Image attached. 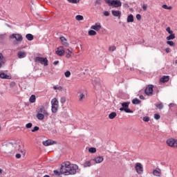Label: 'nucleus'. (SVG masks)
Wrapping results in <instances>:
<instances>
[{"label":"nucleus","mask_w":177,"mask_h":177,"mask_svg":"<svg viewBox=\"0 0 177 177\" xmlns=\"http://www.w3.org/2000/svg\"><path fill=\"white\" fill-rule=\"evenodd\" d=\"M45 117H49V112H48L45 106L41 105L37 109V118L42 121V120H45Z\"/></svg>","instance_id":"f257e3e1"},{"label":"nucleus","mask_w":177,"mask_h":177,"mask_svg":"<svg viewBox=\"0 0 177 177\" xmlns=\"http://www.w3.org/2000/svg\"><path fill=\"white\" fill-rule=\"evenodd\" d=\"M106 3L109 6H113V8H121L122 6V3L120 0H104Z\"/></svg>","instance_id":"f03ea898"},{"label":"nucleus","mask_w":177,"mask_h":177,"mask_svg":"<svg viewBox=\"0 0 177 177\" xmlns=\"http://www.w3.org/2000/svg\"><path fill=\"white\" fill-rule=\"evenodd\" d=\"M59 110V101L55 97L51 100V111L53 114H56Z\"/></svg>","instance_id":"7ed1b4c3"},{"label":"nucleus","mask_w":177,"mask_h":177,"mask_svg":"<svg viewBox=\"0 0 177 177\" xmlns=\"http://www.w3.org/2000/svg\"><path fill=\"white\" fill-rule=\"evenodd\" d=\"M17 144L9 143L6 146V151L9 154H13L17 151Z\"/></svg>","instance_id":"20e7f679"},{"label":"nucleus","mask_w":177,"mask_h":177,"mask_svg":"<svg viewBox=\"0 0 177 177\" xmlns=\"http://www.w3.org/2000/svg\"><path fill=\"white\" fill-rule=\"evenodd\" d=\"M129 104L131 102H123L122 103V108L120 109V111H125V113H133V111L129 109Z\"/></svg>","instance_id":"39448f33"},{"label":"nucleus","mask_w":177,"mask_h":177,"mask_svg":"<svg viewBox=\"0 0 177 177\" xmlns=\"http://www.w3.org/2000/svg\"><path fill=\"white\" fill-rule=\"evenodd\" d=\"M35 62L40 63V64L45 66H48V58L46 57H37L35 59Z\"/></svg>","instance_id":"423d86ee"},{"label":"nucleus","mask_w":177,"mask_h":177,"mask_svg":"<svg viewBox=\"0 0 177 177\" xmlns=\"http://www.w3.org/2000/svg\"><path fill=\"white\" fill-rule=\"evenodd\" d=\"M166 143L169 147H176L177 149V140L169 138L167 140Z\"/></svg>","instance_id":"0eeeda50"},{"label":"nucleus","mask_w":177,"mask_h":177,"mask_svg":"<svg viewBox=\"0 0 177 177\" xmlns=\"http://www.w3.org/2000/svg\"><path fill=\"white\" fill-rule=\"evenodd\" d=\"M69 165V175H75L78 171V165Z\"/></svg>","instance_id":"6e6552de"},{"label":"nucleus","mask_w":177,"mask_h":177,"mask_svg":"<svg viewBox=\"0 0 177 177\" xmlns=\"http://www.w3.org/2000/svg\"><path fill=\"white\" fill-rule=\"evenodd\" d=\"M10 39H16V41H17V42H21V41H23V36H21V35L20 34H12L11 35H10Z\"/></svg>","instance_id":"1a4fd4ad"},{"label":"nucleus","mask_w":177,"mask_h":177,"mask_svg":"<svg viewBox=\"0 0 177 177\" xmlns=\"http://www.w3.org/2000/svg\"><path fill=\"white\" fill-rule=\"evenodd\" d=\"M61 174L64 175H70V168L68 165H65V166H62L60 169Z\"/></svg>","instance_id":"9d476101"},{"label":"nucleus","mask_w":177,"mask_h":177,"mask_svg":"<svg viewBox=\"0 0 177 177\" xmlns=\"http://www.w3.org/2000/svg\"><path fill=\"white\" fill-rule=\"evenodd\" d=\"M135 168L137 174H138L139 175H142V174H143V165H142V163L137 162L136 164Z\"/></svg>","instance_id":"9b49d317"},{"label":"nucleus","mask_w":177,"mask_h":177,"mask_svg":"<svg viewBox=\"0 0 177 177\" xmlns=\"http://www.w3.org/2000/svg\"><path fill=\"white\" fill-rule=\"evenodd\" d=\"M55 53L58 56H64V54L66 53V50H64V46H59L57 48Z\"/></svg>","instance_id":"f8f14e48"},{"label":"nucleus","mask_w":177,"mask_h":177,"mask_svg":"<svg viewBox=\"0 0 177 177\" xmlns=\"http://www.w3.org/2000/svg\"><path fill=\"white\" fill-rule=\"evenodd\" d=\"M153 85H149L145 88V93L147 95V96H151V95H153Z\"/></svg>","instance_id":"ddd939ff"},{"label":"nucleus","mask_w":177,"mask_h":177,"mask_svg":"<svg viewBox=\"0 0 177 177\" xmlns=\"http://www.w3.org/2000/svg\"><path fill=\"white\" fill-rule=\"evenodd\" d=\"M57 142L55 140H47L46 141H43L42 142V145L44 146H52V145H56Z\"/></svg>","instance_id":"4468645a"},{"label":"nucleus","mask_w":177,"mask_h":177,"mask_svg":"<svg viewBox=\"0 0 177 177\" xmlns=\"http://www.w3.org/2000/svg\"><path fill=\"white\" fill-rule=\"evenodd\" d=\"M59 39H60L62 45H64V46L68 48L70 44H68V42H67V39H66V37L62 36V37H59Z\"/></svg>","instance_id":"2eb2a0df"},{"label":"nucleus","mask_w":177,"mask_h":177,"mask_svg":"<svg viewBox=\"0 0 177 177\" xmlns=\"http://www.w3.org/2000/svg\"><path fill=\"white\" fill-rule=\"evenodd\" d=\"M100 28H102L100 24H95V25L91 26V29L95 30V31H100Z\"/></svg>","instance_id":"dca6fc26"},{"label":"nucleus","mask_w":177,"mask_h":177,"mask_svg":"<svg viewBox=\"0 0 177 177\" xmlns=\"http://www.w3.org/2000/svg\"><path fill=\"white\" fill-rule=\"evenodd\" d=\"M111 13H112L113 16H114V17H118V19H120V17H121L122 13H121V11H120V10H113L111 11Z\"/></svg>","instance_id":"f3484780"},{"label":"nucleus","mask_w":177,"mask_h":177,"mask_svg":"<svg viewBox=\"0 0 177 177\" xmlns=\"http://www.w3.org/2000/svg\"><path fill=\"white\" fill-rule=\"evenodd\" d=\"M6 62V59H5V57H3V55L0 53V68L5 64Z\"/></svg>","instance_id":"a211bd4d"},{"label":"nucleus","mask_w":177,"mask_h":177,"mask_svg":"<svg viewBox=\"0 0 177 177\" xmlns=\"http://www.w3.org/2000/svg\"><path fill=\"white\" fill-rule=\"evenodd\" d=\"M78 94L79 102H80V103H82V102H84V99H85V94L82 93V91L78 92Z\"/></svg>","instance_id":"6ab92c4d"},{"label":"nucleus","mask_w":177,"mask_h":177,"mask_svg":"<svg viewBox=\"0 0 177 177\" xmlns=\"http://www.w3.org/2000/svg\"><path fill=\"white\" fill-rule=\"evenodd\" d=\"M103 156H97L93 159V161H95V164H100V162H103Z\"/></svg>","instance_id":"aec40b11"},{"label":"nucleus","mask_w":177,"mask_h":177,"mask_svg":"<svg viewBox=\"0 0 177 177\" xmlns=\"http://www.w3.org/2000/svg\"><path fill=\"white\" fill-rule=\"evenodd\" d=\"M0 78H2L3 80H10L12 76L8 75L5 74V73H0Z\"/></svg>","instance_id":"412c9836"},{"label":"nucleus","mask_w":177,"mask_h":177,"mask_svg":"<svg viewBox=\"0 0 177 177\" xmlns=\"http://www.w3.org/2000/svg\"><path fill=\"white\" fill-rule=\"evenodd\" d=\"M152 174L154 176H161V169H154Z\"/></svg>","instance_id":"4be33fe9"},{"label":"nucleus","mask_w":177,"mask_h":177,"mask_svg":"<svg viewBox=\"0 0 177 177\" xmlns=\"http://www.w3.org/2000/svg\"><path fill=\"white\" fill-rule=\"evenodd\" d=\"M66 53V59H71V57H72L73 55V52L71 50H70V49H66V50L65 51Z\"/></svg>","instance_id":"5701e85b"},{"label":"nucleus","mask_w":177,"mask_h":177,"mask_svg":"<svg viewBox=\"0 0 177 177\" xmlns=\"http://www.w3.org/2000/svg\"><path fill=\"white\" fill-rule=\"evenodd\" d=\"M160 82H162L163 84L165 82H168L169 81V76H163L160 80Z\"/></svg>","instance_id":"b1692460"},{"label":"nucleus","mask_w":177,"mask_h":177,"mask_svg":"<svg viewBox=\"0 0 177 177\" xmlns=\"http://www.w3.org/2000/svg\"><path fill=\"white\" fill-rule=\"evenodd\" d=\"M26 54L24 51H19L18 52V57L19 59H23L24 57H26Z\"/></svg>","instance_id":"393cba45"},{"label":"nucleus","mask_w":177,"mask_h":177,"mask_svg":"<svg viewBox=\"0 0 177 177\" xmlns=\"http://www.w3.org/2000/svg\"><path fill=\"white\" fill-rule=\"evenodd\" d=\"M117 117V113L115 112H112L109 115V118L110 120H114Z\"/></svg>","instance_id":"a878e982"},{"label":"nucleus","mask_w":177,"mask_h":177,"mask_svg":"<svg viewBox=\"0 0 177 177\" xmlns=\"http://www.w3.org/2000/svg\"><path fill=\"white\" fill-rule=\"evenodd\" d=\"M127 23H133V15L132 14L127 17Z\"/></svg>","instance_id":"bb28decb"},{"label":"nucleus","mask_w":177,"mask_h":177,"mask_svg":"<svg viewBox=\"0 0 177 177\" xmlns=\"http://www.w3.org/2000/svg\"><path fill=\"white\" fill-rule=\"evenodd\" d=\"M35 100H37L35 95H32L29 99L30 103H35Z\"/></svg>","instance_id":"cd10ccee"},{"label":"nucleus","mask_w":177,"mask_h":177,"mask_svg":"<svg viewBox=\"0 0 177 177\" xmlns=\"http://www.w3.org/2000/svg\"><path fill=\"white\" fill-rule=\"evenodd\" d=\"M167 41H171V39H175V34L171 33L168 37H166Z\"/></svg>","instance_id":"c85d7f7f"},{"label":"nucleus","mask_w":177,"mask_h":177,"mask_svg":"<svg viewBox=\"0 0 177 177\" xmlns=\"http://www.w3.org/2000/svg\"><path fill=\"white\" fill-rule=\"evenodd\" d=\"M26 38L28 39V41H32V39H34V36L29 33L26 35Z\"/></svg>","instance_id":"c756f323"},{"label":"nucleus","mask_w":177,"mask_h":177,"mask_svg":"<svg viewBox=\"0 0 177 177\" xmlns=\"http://www.w3.org/2000/svg\"><path fill=\"white\" fill-rule=\"evenodd\" d=\"M88 35L90 36V37H92L93 35H96V31L93 30H91L88 32Z\"/></svg>","instance_id":"7c9ffc66"},{"label":"nucleus","mask_w":177,"mask_h":177,"mask_svg":"<svg viewBox=\"0 0 177 177\" xmlns=\"http://www.w3.org/2000/svg\"><path fill=\"white\" fill-rule=\"evenodd\" d=\"M91 165H92V164L91 163V161H86L84 164L83 166L84 167V168H86L88 167H91Z\"/></svg>","instance_id":"2f4dec72"},{"label":"nucleus","mask_w":177,"mask_h":177,"mask_svg":"<svg viewBox=\"0 0 177 177\" xmlns=\"http://www.w3.org/2000/svg\"><path fill=\"white\" fill-rule=\"evenodd\" d=\"M75 19L77 21H81V20H84V17L82 15H77Z\"/></svg>","instance_id":"473e14b6"},{"label":"nucleus","mask_w":177,"mask_h":177,"mask_svg":"<svg viewBox=\"0 0 177 177\" xmlns=\"http://www.w3.org/2000/svg\"><path fill=\"white\" fill-rule=\"evenodd\" d=\"M133 104H139L140 103V100H139L138 98H135L132 100Z\"/></svg>","instance_id":"72a5a7b5"},{"label":"nucleus","mask_w":177,"mask_h":177,"mask_svg":"<svg viewBox=\"0 0 177 177\" xmlns=\"http://www.w3.org/2000/svg\"><path fill=\"white\" fill-rule=\"evenodd\" d=\"M156 106L160 110H161V109H162V107H164V105L162 104V102H160L158 104H156Z\"/></svg>","instance_id":"f704fd0d"},{"label":"nucleus","mask_w":177,"mask_h":177,"mask_svg":"<svg viewBox=\"0 0 177 177\" xmlns=\"http://www.w3.org/2000/svg\"><path fill=\"white\" fill-rule=\"evenodd\" d=\"M64 75L66 78H68L71 77V72H70L69 71H67L64 73Z\"/></svg>","instance_id":"c9c22d12"},{"label":"nucleus","mask_w":177,"mask_h":177,"mask_svg":"<svg viewBox=\"0 0 177 177\" xmlns=\"http://www.w3.org/2000/svg\"><path fill=\"white\" fill-rule=\"evenodd\" d=\"M88 151L89 153H96V148L91 147L88 149Z\"/></svg>","instance_id":"e433bc0d"},{"label":"nucleus","mask_w":177,"mask_h":177,"mask_svg":"<svg viewBox=\"0 0 177 177\" xmlns=\"http://www.w3.org/2000/svg\"><path fill=\"white\" fill-rule=\"evenodd\" d=\"M53 89H55V91H62V89H63V87H62V86H54Z\"/></svg>","instance_id":"4c0bfd02"},{"label":"nucleus","mask_w":177,"mask_h":177,"mask_svg":"<svg viewBox=\"0 0 177 177\" xmlns=\"http://www.w3.org/2000/svg\"><path fill=\"white\" fill-rule=\"evenodd\" d=\"M116 49L117 47H115V46H112L109 48V50H110V52H114V50H115Z\"/></svg>","instance_id":"58836bf2"},{"label":"nucleus","mask_w":177,"mask_h":177,"mask_svg":"<svg viewBox=\"0 0 177 177\" xmlns=\"http://www.w3.org/2000/svg\"><path fill=\"white\" fill-rule=\"evenodd\" d=\"M145 122H149L150 121V118L149 116H145L142 119Z\"/></svg>","instance_id":"ea45409f"},{"label":"nucleus","mask_w":177,"mask_h":177,"mask_svg":"<svg viewBox=\"0 0 177 177\" xmlns=\"http://www.w3.org/2000/svg\"><path fill=\"white\" fill-rule=\"evenodd\" d=\"M70 3H79L80 0H68Z\"/></svg>","instance_id":"a19ab883"},{"label":"nucleus","mask_w":177,"mask_h":177,"mask_svg":"<svg viewBox=\"0 0 177 177\" xmlns=\"http://www.w3.org/2000/svg\"><path fill=\"white\" fill-rule=\"evenodd\" d=\"M166 31L168 32V34H174V31H172V30H171V28H170V27H167V28H166Z\"/></svg>","instance_id":"79ce46f5"},{"label":"nucleus","mask_w":177,"mask_h":177,"mask_svg":"<svg viewBox=\"0 0 177 177\" xmlns=\"http://www.w3.org/2000/svg\"><path fill=\"white\" fill-rule=\"evenodd\" d=\"M32 127V123L29 122L28 124H26V128H27L28 129H30V128Z\"/></svg>","instance_id":"37998d69"},{"label":"nucleus","mask_w":177,"mask_h":177,"mask_svg":"<svg viewBox=\"0 0 177 177\" xmlns=\"http://www.w3.org/2000/svg\"><path fill=\"white\" fill-rule=\"evenodd\" d=\"M167 45H169V46H174V45H175V43H174L172 41H167Z\"/></svg>","instance_id":"c03bdc74"},{"label":"nucleus","mask_w":177,"mask_h":177,"mask_svg":"<svg viewBox=\"0 0 177 177\" xmlns=\"http://www.w3.org/2000/svg\"><path fill=\"white\" fill-rule=\"evenodd\" d=\"M60 102H61L62 104H64V103H66V97H61Z\"/></svg>","instance_id":"a18cd8bd"},{"label":"nucleus","mask_w":177,"mask_h":177,"mask_svg":"<svg viewBox=\"0 0 177 177\" xmlns=\"http://www.w3.org/2000/svg\"><path fill=\"white\" fill-rule=\"evenodd\" d=\"M154 118H155V120H160V118H161V116L159 114L156 113L154 115Z\"/></svg>","instance_id":"49530a36"},{"label":"nucleus","mask_w":177,"mask_h":177,"mask_svg":"<svg viewBox=\"0 0 177 177\" xmlns=\"http://www.w3.org/2000/svg\"><path fill=\"white\" fill-rule=\"evenodd\" d=\"M37 131H39V127H35L34 128H33V129H32V132H37Z\"/></svg>","instance_id":"de8ad7c7"},{"label":"nucleus","mask_w":177,"mask_h":177,"mask_svg":"<svg viewBox=\"0 0 177 177\" xmlns=\"http://www.w3.org/2000/svg\"><path fill=\"white\" fill-rule=\"evenodd\" d=\"M142 9H143L144 12H146V10H147V5L143 4Z\"/></svg>","instance_id":"09e8293b"},{"label":"nucleus","mask_w":177,"mask_h":177,"mask_svg":"<svg viewBox=\"0 0 177 177\" xmlns=\"http://www.w3.org/2000/svg\"><path fill=\"white\" fill-rule=\"evenodd\" d=\"M136 19H137V20H141V19H142V15H140V14H138V15H136Z\"/></svg>","instance_id":"8fccbe9b"},{"label":"nucleus","mask_w":177,"mask_h":177,"mask_svg":"<svg viewBox=\"0 0 177 177\" xmlns=\"http://www.w3.org/2000/svg\"><path fill=\"white\" fill-rule=\"evenodd\" d=\"M104 16H110V13L108 11L104 12Z\"/></svg>","instance_id":"3c124183"},{"label":"nucleus","mask_w":177,"mask_h":177,"mask_svg":"<svg viewBox=\"0 0 177 177\" xmlns=\"http://www.w3.org/2000/svg\"><path fill=\"white\" fill-rule=\"evenodd\" d=\"M54 174L55 175H57L58 176L60 175V173L59 172V171H57V170L54 171Z\"/></svg>","instance_id":"603ef678"},{"label":"nucleus","mask_w":177,"mask_h":177,"mask_svg":"<svg viewBox=\"0 0 177 177\" xmlns=\"http://www.w3.org/2000/svg\"><path fill=\"white\" fill-rule=\"evenodd\" d=\"M165 52H166V53H169V52H171V48H167L165 49Z\"/></svg>","instance_id":"864d4df0"},{"label":"nucleus","mask_w":177,"mask_h":177,"mask_svg":"<svg viewBox=\"0 0 177 177\" xmlns=\"http://www.w3.org/2000/svg\"><path fill=\"white\" fill-rule=\"evenodd\" d=\"M162 7L163 8V9H166L167 10V9H168V6H167V4L162 5Z\"/></svg>","instance_id":"5fc2aeb1"},{"label":"nucleus","mask_w":177,"mask_h":177,"mask_svg":"<svg viewBox=\"0 0 177 177\" xmlns=\"http://www.w3.org/2000/svg\"><path fill=\"white\" fill-rule=\"evenodd\" d=\"M16 158H21V155L19 153L16 154Z\"/></svg>","instance_id":"6e6d98bb"},{"label":"nucleus","mask_w":177,"mask_h":177,"mask_svg":"<svg viewBox=\"0 0 177 177\" xmlns=\"http://www.w3.org/2000/svg\"><path fill=\"white\" fill-rule=\"evenodd\" d=\"M57 64H59V61L54 62L53 65L57 66Z\"/></svg>","instance_id":"4d7b16f0"},{"label":"nucleus","mask_w":177,"mask_h":177,"mask_svg":"<svg viewBox=\"0 0 177 177\" xmlns=\"http://www.w3.org/2000/svg\"><path fill=\"white\" fill-rule=\"evenodd\" d=\"M167 10H172V6H167Z\"/></svg>","instance_id":"13d9d810"},{"label":"nucleus","mask_w":177,"mask_h":177,"mask_svg":"<svg viewBox=\"0 0 177 177\" xmlns=\"http://www.w3.org/2000/svg\"><path fill=\"white\" fill-rule=\"evenodd\" d=\"M174 106H175V104H170L169 105V107H174Z\"/></svg>","instance_id":"bf43d9fd"},{"label":"nucleus","mask_w":177,"mask_h":177,"mask_svg":"<svg viewBox=\"0 0 177 177\" xmlns=\"http://www.w3.org/2000/svg\"><path fill=\"white\" fill-rule=\"evenodd\" d=\"M140 99L144 100V99H145V97H144L143 95H140Z\"/></svg>","instance_id":"052dcab7"},{"label":"nucleus","mask_w":177,"mask_h":177,"mask_svg":"<svg viewBox=\"0 0 177 177\" xmlns=\"http://www.w3.org/2000/svg\"><path fill=\"white\" fill-rule=\"evenodd\" d=\"M10 85H12V86H15V85H16V83L12 82V83L10 84Z\"/></svg>","instance_id":"680f3d73"},{"label":"nucleus","mask_w":177,"mask_h":177,"mask_svg":"<svg viewBox=\"0 0 177 177\" xmlns=\"http://www.w3.org/2000/svg\"><path fill=\"white\" fill-rule=\"evenodd\" d=\"M44 177H50L48 175H45Z\"/></svg>","instance_id":"e2e57ef3"},{"label":"nucleus","mask_w":177,"mask_h":177,"mask_svg":"<svg viewBox=\"0 0 177 177\" xmlns=\"http://www.w3.org/2000/svg\"><path fill=\"white\" fill-rule=\"evenodd\" d=\"M0 174H2V170H1V169H0Z\"/></svg>","instance_id":"0e129e2a"},{"label":"nucleus","mask_w":177,"mask_h":177,"mask_svg":"<svg viewBox=\"0 0 177 177\" xmlns=\"http://www.w3.org/2000/svg\"><path fill=\"white\" fill-rule=\"evenodd\" d=\"M176 63H177V60L176 61Z\"/></svg>","instance_id":"69168bd1"},{"label":"nucleus","mask_w":177,"mask_h":177,"mask_svg":"<svg viewBox=\"0 0 177 177\" xmlns=\"http://www.w3.org/2000/svg\"><path fill=\"white\" fill-rule=\"evenodd\" d=\"M0 131H1V127H0Z\"/></svg>","instance_id":"338daca9"}]
</instances>
